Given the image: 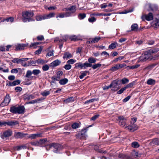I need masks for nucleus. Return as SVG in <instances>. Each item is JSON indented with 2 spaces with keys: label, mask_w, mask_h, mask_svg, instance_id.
I'll list each match as a JSON object with an SVG mask.
<instances>
[{
  "label": "nucleus",
  "mask_w": 159,
  "mask_h": 159,
  "mask_svg": "<svg viewBox=\"0 0 159 159\" xmlns=\"http://www.w3.org/2000/svg\"><path fill=\"white\" fill-rule=\"evenodd\" d=\"M4 123L5 125L6 124L10 126L13 127L14 126L18 125L19 122L17 120H13L8 122H4Z\"/></svg>",
  "instance_id": "12"
},
{
  "label": "nucleus",
  "mask_w": 159,
  "mask_h": 159,
  "mask_svg": "<svg viewBox=\"0 0 159 159\" xmlns=\"http://www.w3.org/2000/svg\"><path fill=\"white\" fill-rule=\"evenodd\" d=\"M60 78L59 76H57L52 77V81L51 82V83L52 84V83H55L56 81H59Z\"/></svg>",
  "instance_id": "34"
},
{
  "label": "nucleus",
  "mask_w": 159,
  "mask_h": 159,
  "mask_svg": "<svg viewBox=\"0 0 159 159\" xmlns=\"http://www.w3.org/2000/svg\"><path fill=\"white\" fill-rule=\"evenodd\" d=\"M34 15L32 11H28L23 12L22 13L23 21L24 22H26L34 21L35 20L31 18Z\"/></svg>",
  "instance_id": "3"
},
{
  "label": "nucleus",
  "mask_w": 159,
  "mask_h": 159,
  "mask_svg": "<svg viewBox=\"0 0 159 159\" xmlns=\"http://www.w3.org/2000/svg\"><path fill=\"white\" fill-rule=\"evenodd\" d=\"M29 59V58H21V60L23 59L22 61H21L20 63L21 65L23 66L26 67L28 66V63L26 64L25 61H27Z\"/></svg>",
  "instance_id": "24"
},
{
  "label": "nucleus",
  "mask_w": 159,
  "mask_h": 159,
  "mask_svg": "<svg viewBox=\"0 0 159 159\" xmlns=\"http://www.w3.org/2000/svg\"><path fill=\"white\" fill-rule=\"evenodd\" d=\"M37 63L38 65H43L47 62L46 60H45L41 58L38 59L37 60Z\"/></svg>",
  "instance_id": "20"
},
{
  "label": "nucleus",
  "mask_w": 159,
  "mask_h": 159,
  "mask_svg": "<svg viewBox=\"0 0 159 159\" xmlns=\"http://www.w3.org/2000/svg\"><path fill=\"white\" fill-rule=\"evenodd\" d=\"M124 58L123 56H120L118 57L115 59L113 61L114 62H116L118 61L119 60H121L123 59Z\"/></svg>",
  "instance_id": "60"
},
{
  "label": "nucleus",
  "mask_w": 159,
  "mask_h": 159,
  "mask_svg": "<svg viewBox=\"0 0 159 159\" xmlns=\"http://www.w3.org/2000/svg\"><path fill=\"white\" fill-rule=\"evenodd\" d=\"M157 50L155 49H151L145 52L144 54L141 56L138 59V61L139 62H143L148 60H151L152 58V53L157 52Z\"/></svg>",
  "instance_id": "1"
},
{
  "label": "nucleus",
  "mask_w": 159,
  "mask_h": 159,
  "mask_svg": "<svg viewBox=\"0 0 159 159\" xmlns=\"http://www.w3.org/2000/svg\"><path fill=\"white\" fill-rule=\"evenodd\" d=\"M140 66V65L137 64L132 66H128L126 67L129 68V69H134L138 68Z\"/></svg>",
  "instance_id": "47"
},
{
  "label": "nucleus",
  "mask_w": 159,
  "mask_h": 159,
  "mask_svg": "<svg viewBox=\"0 0 159 159\" xmlns=\"http://www.w3.org/2000/svg\"><path fill=\"white\" fill-rule=\"evenodd\" d=\"M89 72V71L85 70L81 72V75L79 77L80 79H82L84 76L86 75L87 73Z\"/></svg>",
  "instance_id": "35"
},
{
  "label": "nucleus",
  "mask_w": 159,
  "mask_h": 159,
  "mask_svg": "<svg viewBox=\"0 0 159 159\" xmlns=\"http://www.w3.org/2000/svg\"><path fill=\"white\" fill-rule=\"evenodd\" d=\"M126 89V88L124 87L123 88H122L120 89L118 91L117 93L118 94H120L122 93Z\"/></svg>",
  "instance_id": "56"
},
{
  "label": "nucleus",
  "mask_w": 159,
  "mask_h": 159,
  "mask_svg": "<svg viewBox=\"0 0 159 159\" xmlns=\"http://www.w3.org/2000/svg\"><path fill=\"white\" fill-rule=\"evenodd\" d=\"M51 148L53 147L55 149L53 150V152H54L58 153L59 151H60L62 148V147L60 144L58 143H52L46 146V148L47 149L48 148Z\"/></svg>",
  "instance_id": "5"
},
{
  "label": "nucleus",
  "mask_w": 159,
  "mask_h": 159,
  "mask_svg": "<svg viewBox=\"0 0 159 159\" xmlns=\"http://www.w3.org/2000/svg\"><path fill=\"white\" fill-rule=\"evenodd\" d=\"M119 67L118 64H116L114 66L112 67L110 69V70L112 72H114L116 71L119 69Z\"/></svg>",
  "instance_id": "36"
},
{
  "label": "nucleus",
  "mask_w": 159,
  "mask_h": 159,
  "mask_svg": "<svg viewBox=\"0 0 159 159\" xmlns=\"http://www.w3.org/2000/svg\"><path fill=\"white\" fill-rule=\"evenodd\" d=\"M47 140L46 139H40L39 142H31L30 143L32 145L37 146L39 145V143H43L46 142Z\"/></svg>",
  "instance_id": "17"
},
{
  "label": "nucleus",
  "mask_w": 159,
  "mask_h": 159,
  "mask_svg": "<svg viewBox=\"0 0 159 159\" xmlns=\"http://www.w3.org/2000/svg\"><path fill=\"white\" fill-rule=\"evenodd\" d=\"M20 81L19 80L14 81L12 82H9L8 85L11 86H15L20 84Z\"/></svg>",
  "instance_id": "18"
},
{
  "label": "nucleus",
  "mask_w": 159,
  "mask_h": 159,
  "mask_svg": "<svg viewBox=\"0 0 159 159\" xmlns=\"http://www.w3.org/2000/svg\"><path fill=\"white\" fill-rule=\"evenodd\" d=\"M71 66L69 64L66 65L64 67V68L66 70H69L71 69Z\"/></svg>",
  "instance_id": "61"
},
{
  "label": "nucleus",
  "mask_w": 159,
  "mask_h": 159,
  "mask_svg": "<svg viewBox=\"0 0 159 159\" xmlns=\"http://www.w3.org/2000/svg\"><path fill=\"white\" fill-rule=\"evenodd\" d=\"M26 45L25 44H18L16 46V50H21L23 49Z\"/></svg>",
  "instance_id": "19"
},
{
  "label": "nucleus",
  "mask_w": 159,
  "mask_h": 159,
  "mask_svg": "<svg viewBox=\"0 0 159 159\" xmlns=\"http://www.w3.org/2000/svg\"><path fill=\"white\" fill-rule=\"evenodd\" d=\"M41 99L40 98H38L34 100H33L31 101L27 102L26 104H34L36 103L39 102L41 100Z\"/></svg>",
  "instance_id": "39"
},
{
  "label": "nucleus",
  "mask_w": 159,
  "mask_h": 159,
  "mask_svg": "<svg viewBox=\"0 0 159 159\" xmlns=\"http://www.w3.org/2000/svg\"><path fill=\"white\" fill-rule=\"evenodd\" d=\"M72 57V55L69 52H65L64 53L63 58L64 59H68Z\"/></svg>",
  "instance_id": "27"
},
{
  "label": "nucleus",
  "mask_w": 159,
  "mask_h": 159,
  "mask_svg": "<svg viewBox=\"0 0 159 159\" xmlns=\"http://www.w3.org/2000/svg\"><path fill=\"white\" fill-rule=\"evenodd\" d=\"M49 66L47 64L43 66L42 69L44 71H46L49 70Z\"/></svg>",
  "instance_id": "55"
},
{
  "label": "nucleus",
  "mask_w": 159,
  "mask_h": 159,
  "mask_svg": "<svg viewBox=\"0 0 159 159\" xmlns=\"http://www.w3.org/2000/svg\"><path fill=\"white\" fill-rule=\"evenodd\" d=\"M75 67L76 69L80 68L81 69H84L83 64L81 62L77 63L75 64Z\"/></svg>",
  "instance_id": "31"
},
{
  "label": "nucleus",
  "mask_w": 159,
  "mask_h": 159,
  "mask_svg": "<svg viewBox=\"0 0 159 159\" xmlns=\"http://www.w3.org/2000/svg\"><path fill=\"white\" fill-rule=\"evenodd\" d=\"M132 146L134 148H137L139 147V145L136 142H133L131 144Z\"/></svg>",
  "instance_id": "52"
},
{
  "label": "nucleus",
  "mask_w": 159,
  "mask_h": 159,
  "mask_svg": "<svg viewBox=\"0 0 159 159\" xmlns=\"http://www.w3.org/2000/svg\"><path fill=\"white\" fill-rule=\"evenodd\" d=\"M69 38L71 41H75L78 40L77 36L75 35L70 36Z\"/></svg>",
  "instance_id": "46"
},
{
  "label": "nucleus",
  "mask_w": 159,
  "mask_h": 159,
  "mask_svg": "<svg viewBox=\"0 0 159 159\" xmlns=\"http://www.w3.org/2000/svg\"><path fill=\"white\" fill-rule=\"evenodd\" d=\"M153 15L152 13L150 12L148 15H144L142 16L141 19L143 20H146L147 21H150L153 20Z\"/></svg>",
  "instance_id": "9"
},
{
  "label": "nucleus",
  "mask_w": 159,
  "mask_h": 159,
  "mask_svg": "<svg viewBox=\"0 0 159 159\" xmlns=\"http://www.w3.org/2000/svg\"><path fill=\"white\" fill-rule=\"evenodd\" d=\"M26 134H23L20 132H15L14 136L17 139H20L24 137Z\"/></svg>",
  "instance_id": "14"
},
{
  "label": "nucleus",
  "mask_w": 159,
  "mask_h": 159,
  "mask_svg": "<svg viewBox=\"0 0 159 159\" xmlns=\"http://www.w3.org/2000/svg\"><path fill=\"white\" fill-rule=\"evenodd\" d=\"M101 147V146L99 144H97L94 146V148L96 150H98L99 148Z\"/></svg>",
  "instance_id": "64"
},
{
  "label": "nucleus",
  "mask_w": 159,
  "mask_h": 159,
  "mask_svg": "<svg viewBox=\"0 0 159 159\" xmlns=\"http://www.w3.org/2000/svg\"><path fill=\"white\" fill-rule=\"evenodd\" d=\"M127 120V118L123 116H120L118 117V120L119 121V124L122 127L125 126L126 124Z\"/></svg>",
  "instance_id": "6"
},
{
  "label": "nucleus",
  "mask_w": 159,
  "mask_h": 159,
  "mask_svg": "<svg viewBox=\"0 0 159 159\" xmlns=\"http://www.w3.org/2000/svg\"><path fill=\"white\" fill-rule=\"evenodd\" d=\"M150 144L152 146L159 145V139L157 138L153 139L150 142Z\"/></svg>",
  "instance_id": "21"
},
{
  "label": "nucleus",
  "mask_w": 159,
  "mask_h": 159,
  "mask_svg": "<svg viewBox=\"0 0 159 159\" xmlns=\"http://www.w3.org/2000/svg\"><path fill=\"white\" fill-rule=\"evenodd\" d=\"M26 148V146L25 145H21L15 147L14 149L15 150L19 151L22 149H25Z\"/></svg>",
  "instance_id": "32"
},
{
  "label": "nucleus",
  "mask_w": 159,
  "mask_h": 159,
  "mask_svg": "<svg viewBox=\"0 0 159 159\" xmlns=\"http://www.w3.org/2000/svg\"><path fill=\"white\" fill-rule=\"evenodd\" d=\"M76 61L75 60L73 59H71L68 60L67 61V63L68 64H69L70 65V64H73Z\"/></svg>",
  "instance_id": "58"
},
{
  "label": "nucleus",
  "mask_w": 159,
  "mask_h": 159,
  "mask_svg": "<svg viewBox=\"0 0 159 159\" xmlns=\"http://www.w3.org/2000/svg\"><path fill=\"white\" fill-rule=\"evenodd\" d=\"M88 61L89 63H95L96 61V59L93 57L89 58L88 59Z\"/></svg>",
  "instance_id": "51"
},
{
  "label": "nucleus",
  "mask_w": 159,
  "mask_h": 159,
  "mask_svg": "<svg viewBox=\"0 0 159 159\" xmlns=\"http://www.w3.org/2000/svg\"><path fill=\"white\" fill-rule=\"evenodd\" d=\"M76 6L75 5L72 6L68 8L64 9L66 12L65 13H60L59 16H56V17H60L63 18L65 17H68L72 16V14L75 12L76 11Z\"/></svg>",
  "instance_id": "2"
},
{
  "label": "nucleus",
  "mask_w": 159,
  "mask_h": 159,
  "mask_svg": "<svg viewBox=\"0 0 159 159\" xmlns=\"http://www.w3.org/2000/svg\"><path fill=\"white\" fill-rule=\"evenodd\" d=\"M32 72L34 75H37L41 73V71L39 69H34L33 70Z\"/></svg>",
  "instance_id": "45"
},
{
  "label": "nucleus",
  "mask_w": 159,
  "mask_h": 159,
  "mask_svg": "<svg viewBox=\"0 0 159 159\" xmlns=\"http://www.w3.org/2000/svg\"><path fill=\"white\" fill-rule=\"evenodd\" d=\"M98 99L97 98H93L88 100H87L85 102L84 104H89L90 103L93 102H94V101H97L98 100Z\"/></svg>",
  "instance_id": "41"
},
{
  "label": "nucleus",
  "mask_w": 159,
  "mask_h": 159,
  "mask_svg": "<svg viewBox=\"0 0 159 159\" xmlns=\"http://www.w3.org/2000/svg\"><path fill=\"white\" fill-rule=\"evenodd\" d=\"M99 114H97L93 116L91 118V120L93 121H95L96 119H98L99 116Z\"/></svg>",
  "instance_id": "59"
},
{
  "label": "nucleus",
  "mask_w": 159,
  "mask_h": 159,
  "mask_svg": "<svg viewBox=\"0 0 159 159\" xmlns=\"http://www.w3.org/2000/svg\"><path fill=\"white\" fill-rule=\"evenodd\" d=\"M34 98V95L31 94H25L23 96V98L25 100L28 101L31 99H33Z\"/></svg>",
  "instance_id": "16"
},
{
  "label": "nucleus",
  "mask_w": 159,
  "mask_h": 159,
  "mask_svg": "<svg viewBox=\"0 0 159 159\" xmlns=\"http://www.w3.org/2000/svg\"><path fill=\"white\" fill-rule=\"evenodd\" d=\"M156 81L155 80L151 78L148 80L147 81V84L149 85H154L155 84Z\"/></svg>",
  "instance_id": "26"
},
{
  "label": "nucleus",
  "mask_w": 159,
  "mask_h": 159,
  "mask_svg": "<svg viewBox=\"0 0 159 159\" xmlns=\"http://www.w3.org/2000/svg\"><path fill=\"white\" fill-rule=\"evenodd\" d=\"M88 20L90 22H93L96 21V18L94 17H92L89 18L88 19Z\"/></svg>",
  "instance_id": "63"
},
{
  "label": "nucleus",
  "mask_w": 159,
  "mask_h": 159,
  "mask_svg": "<svg viewBox=\"0 0 159 159\" xmlns=\"http://www.w3.org/2000/svg\"><path fill=\"white\" fill-rule=\"evenodd\" d=\"M50 94L49 91L45 90L43 92L41 93V94L43 96H46Z\"/></svg>",
  "instance_id": "57"
},
{
  "label": "nucleus",
  "mask_w": 159,
  "mask_h": 159,
  "mask_svg": "<svg viewBox=\"0 0 159 159\" xmlns=\"http://www.w3.org/2000/svg\"><path fill=\"white\" fill-rule=\"evenodd\" d=\"M131 30L132 31H137L138 29V25L137 24H133L131 27Z\"/></svg>",
  "instance_id": "29"
},
{
  "label": "nucleus",
  "mask_w": 159,
  "mask_h": 159,
  "mask_svg": "<svg viewBox=\"0 0 159 159\" xmlns=\"http://www.w3.org/2000/svg\"><path fill=\"white\" fill-rule=\"evenodd\" d=\"M148 6L149 8V11H156L158 9L157 6L155 4H148Z\"/></svg>",
  "instance_id": "15"
},
{
  "label": "nucleus",
  "mask_w": 159,
  "mask_h": 159,
  "mask_svg": "<svg viewBox=\"0 0 159 159\" xmlns=\"http://www.w3.org/2000/svg\"><path fill=\"white\" fill-rule=\"evenodd\" d=\"M101 39V38L100 37H95L94 38H92L91 39H92V42L93 43H97Z\"/></svg>",
  "instance_id": "49"
},
{
  "label": "nucleus",
  "mask_w": 159,
  "mask_h": 159,
  "mask_svg": "<svg viewBox=\"0 0 159 159\" xmlns=\"http://www.w3.org/2000/svg\"><path fill=\"white\" fill-rule=\"evenodd\" d=\"M41 134H30L29 137L31 138V139H34L40 137H42Z\"/></svg>",
  "instance_id": "22"
},
{
  "label": "nucleus",
  "mask_w": 159,
  "mask_h": 159,
  "mask_svg": "<svg viewBox=\"0 0 159 159\" xmlns=\"http://www.w3.org/2000/svg\"><path fill=\"white\" fill-rule=\"evenodd\" d=\"M10 101V97L9 95L7 94L3 102L1 103L0 105V107H3L6 105H7Z\"/></svg>",
  "instance_id": "11"
},
{
  "label": "nucleus",
  "mask_w": 159,
  "mask_h": 159,
  "mask_svg": "<svg viewBox=\"0 0 159 159\" xmlns=\"http://www.w3.org/2000/svg\"><path fill=\"white\" fill-rule=\"evenodd\" d=\"M86 16L85 13H80L78 15V18L80 20H82Z\"/></svg>",
  "instance_id": "44"
},
{
  "label": "nucleus",
  "mask_w": 159,
  "mask_h": 159,
  "mask_svg": "<svg viewBox=\"0 0 159 159\" xmlns=\"http://www.w3.org/2000/svg\"><path fill=\"white\" fill-rule=\"evenodd\" d=\"M61 61L58 59L53 61L51 63V65L53 66H58L61 63Z\"/></svg>",
  "instance_id": "23"
},
{
  "label": "nucleus",
  "mask_w": 159,
  "mask_h": 159,
  "mask_svg": "<svg viewBox=\"0 0 159 159\" xmlns=\"http://www.w3.org/2000/svg\"><path fill=\"white\" fill-rule=\"evenodd\" d=\"M12 134L11 131L10 130H7L4 132L3 134L1 135V137L3 139H7L11 136Z\"/></svg>",
  "instance_id": "10"
},
{
  "label": "nucleus",
  "mask_w": 159,
  "mask_h": 159,
  "mask_svg": "<svg viewBox=\"0 0 159 159\" xmlns=\"http://www.w3.org/2000/svg\"><path fill=\"white\" fill-rule=\"evenodd\" d=\"M14 20V18L12 17H10L6 19L3 20H1V22H4L5 21H7V22H12Z\"/></svg>",
  "instance_id": "40"
},
{
  "label": "nucleus",
  "mask_w": 159,
  "mask_h": 159,
  "mask_svg": "<svg viewBox=\"0 0 159 159\" xmlns=\"http://www.w3.org/2000/svg\"><path fill=\"white\" fill-rule=\"evenodd\" d=\"M80 122H75L73 123L71 125L72 128L73 129H76L80 127Z\"/></svg>",
  "instance_id": "28"
},
{
  "label": "nucleus",
  "mask_w": 159,
  "mask_h": 159,
  "mask_svg": "<svg viewBox=\"0 0 159 159\" xmlns=\"http://www.w3.org/2000/svg\"><path fill=\"white\" fill-rule=\"evenodd\" d=\"M102 56H106V57H109V54L106 51L102 52L101 54Z\"/></svg>",
  "instance_id": "62"
},
{
  "label": "nucleus",
  "mask_w": 159,
  "mask_h": 159,
  "mask_svg": "<svg viewBox=\"0 0 159 159\" xmlns=\"http://www.w3.org/2000/svg\"><path fill=\"white\" fill-rule=\"evenodd\" d=\"M28 66H35L37 65V60L34 61L31 60L29 61H28Z\"/></svg>",
  "instance_id": "30"
},
{
  "label": "nucleus",
  "mask_w": 159,
  "mask_h": 159,
  "mask_svg": "<svg viewBox=\"0 0 159 159\" xmlns=\"http://www.w3.org/2000/svg\"><path fill=\"white\" fill-rule=\"evenodd\" d=\"M152 26L155 29H156L159 28V18H156L153 21Z\"/></svg>",
  "instance_id": "13"
},
{
  "label": "nucleus",
  "mask_w": 159,
  "mask_h": 159,
  "mask_svg": "<svg viewBox=\"0 0 159 159\" xmlns=\"http://www.w3.org/2000/svg\"><path fill=\"white\" fill-rule=\"evenodd\" d=\"M22 61L23 59L21 60V58L19 59L17 58H15L12 60V62L14 63L19 64L20 63L21 61Z\"/></svg>",
  "instance_id": "43"
},
{
  "label": "nucleus",
  "mask_w": 159,
  "mask_h": 159,
  "mask_svg": "<svg viewBox=\"0 0 159 159\" xmlns=\"http://www.w3.org/2000/svg\"><path fill=\"white\" fill-rule=\"evenodd\" d=\"M121 83L123 84H125L128 83L129 82V80L125 78H123L120 80Z\"/></svg>",
  "instance_id": "48"
},
{
  "label": "nucleus",
  "mask_w": 159,
  "mask_h": 159,
  "mask_svg": "<svg viewBox=\"0 0 159 159\" xmlns=\"http://www.w3.org/2000/svg\"><path fill=\"white\" fill-rule=\"evenodd\" d=\"M134 84V82H132L127 84L126 86H125V87L126 88V89L129 88H131L133 87Z\"/></svg>",
  "instance_id": "53"
},
{
  "label": "nucleus",
  "mask_w": 159,
  "mask_h": 159,
  "mask_svg": "<svg viewBox=\"0 0 159 159\" xmlns=\"http://www.w3.org/2000/svg\"><path fill=\"white\" fill-rule=\"evenodd\" d=\"M68 82V80L66 78H64L60 80L59 83L61 85H64L66 84Z\"/></svg>",
  "instance_id": "33"
},
{
  "label": "nucleus",
  "mask_w": 159,
  "mask_h": 159,
  "mask_svg": "<svg viewBox=\"0 0 159 159\" xmlns=\"http://www.w3.org/2000/svg\"><path fill=\"white\" fill-rule=\"evenodd\" d=\"M37 21H41L46 19L45 15H37L35 17Z\"/></svg>",
  "instance_id": "25"
},
{
  "label": "nucleus",
  "mask_w": 159,
  "mask_h": 159,
  "mask_svg": "<svg viewBox=\"0 0 159 159\" xmlns=\"http://www.w3.org/2000/svg\"><path fill=\"white\" fill-rule=\"evenodd\" d=\"M44 15L46 19H48L51 17H53L55 16V14L54 13H50L48 15Z\"/></svg>",
  "instance_id": "42"
},
{
  "label": "nucleus",
  "mask_w": 159,
  "mask_h": 159,
  "mask_svg": "<svg viewBox=\"0 0 159 159\" xmlns=\"http://www.w3.org/2000/svg\"><path fill=\"white\" fill-rule=\"evenodd\" d=\"M138 128V127L136 124L131 123L129 125L125 126V128L127 129L130 132H133L137 130Z\"/></svg>",
  "instance_id": "7"
},
{
  "label": "nucleus",
  "mask_w": 159,
  "mask_h": 159,
  "mask_svg": "<svg viewBox=\"0 0 159 159\" xmlns=\"http://www.w3.org/2000/svg\"><path fill=\"white\" fill-rule=\"evenodd\" d=\"M117 44V43L115 42L111 43L109 45L108 47L109 49H113L115 48L116 47V45Z\"/></svg>",
  "instance_id": "38"
},
{
  "label": "nucleus",
  "mask_w": 159,
  "mask_h": 159,
  "mask_svg": "<svg viewBox=\"0 0 159 159\" xmlns=\"http://www.w3.org/2000/svg\"><path fill=\"white\" fill-rule=\"evenodd\" d=\"M74 101V98L73 97H70L65 100H64V102L65 103H68Z\"/></svg>",
  "instance_id": "37"
},
{
  "label": "nucleus",
  "mask_w": 159,
  "mask_h": 159,
  "mask_svg": "<svg viewBox=\"0 0 159 159\" xmlns=\"http://www.w3.org/2000/svg\"><path fill=\"white\" fill-rule=\"evenodd\" d=\"M25 108L23 106H20L17 107H12L10 109V111L15 114H23L24 113Z\"/></svg>",
  "instance_id": "4"
},
{
  "label": "nucleus",
  "mask_w": 159,
  "mask_h": 159,
  "mask_svg": "<svg viewBox=\"0 0 159 159\" xmlns=\"http://www.w3.org/2000/svg\"><path fill=\"white\" fill-rule=\"evenodd\" d=\"M101 66V64L99 63H97L93 65L92 66V68L93 69H95Z\"/></svg>",
  "instance_id": "54"
},
{
  "label": "nucleus",
  "mask_w": 159,
  "mask_h": 159,
  "mask_svg": "<svg viewBox=\"0 0 159 159\" xmlns=\"http://www.w3.org/2000/svg\"><path fill=\"white\" fill-rule=\"evenodd\" d=\"M119 81V80H113L111 82L110 84V87H111V88H112L111 89L112 90L116 91L119 89V88L117 87V86Z\"/></svg>",
  "instance_id": "8"
},
{
  "label": "nucleus",
  "mask_w": 159,
  "mask_h": 159,
  "mask_svg": "<svg viewBox=\"0 0 159 159\" xmlns=\"http://www.w3.org/2000/svg\"><path fill=\"white\" fill-rule=\"evenodd\" d=\"M32 74V72L30 70H28L26 72L25 77L27 78H30V76Z\"/></svg>",
  "instance_id": "50"
}]
</instances>
